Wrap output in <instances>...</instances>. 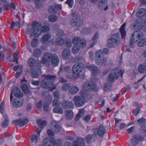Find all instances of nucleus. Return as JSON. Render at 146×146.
<instances>
[{"instance_id":"f257e3e1","label":"nucleus","mask_w":146,"mask_h":146,"mask_svg":"<svg viewBox=\"0 0 146 146\" xmlns=\"http://www.w3.org/2000/svg\"><path fill=\"white\" fill-rule=\"evenodd\" d=\"M133 28L136 31L132 34V38L130 39L129 46L130 48L134 46V43L138 41L143 36L142 32L146 31V25H143L137 20L132 24Z\"/></svg>"},{"instance_id":"f03ea898","label":"nucleus","mask_w":146,"mask_h":146,"mask_svg":"<svg viewBox=\"0 0 146 146\" xmlns=\"http://www.w3.org/2000/svg\"><path fill=\"white\" fill-rule=\"evenodd\" d=\"M82 86L84 90L82 91L83 92V93H82V94L80 96H75L73 98V101L75 105L77 107H81L84 103L85 98V96L83 95L84 94V91L83 92V91H95L96 90V85L95 83L90 84L86 82L82 84Z\"/></svg>"},{"instance_id":"7ed1b4c3","label":"nucleus","mask_w":146,"mask_h":146,"mask_svg":"<svg viewBox=\"0 0 146 146\" xmlns=\"http://www.w3.org/2000/svg\"><path fill=\"white\" fill-rule=\"evenodd\" d=\"M41 61L43 64L49 65L51 63L53 66H56L58 64L59 59L56 54H52L50 52H46L44 54Z\"/></svg>"},{"instance_id":"20e7f679","label":"nucleus","mask_w":146,"mask_h":146,"mask_svg":"<svg viewBox=\"0 0 146 146\" xmlns=\"http://www.w3.org/2000/svg\"><path fill=\"white\" fill-rule=\"evenodd\" d=\"M41 26V24H39L35 27L28 28L26 30V32L31 36L38 37L42 33H44L50 30L49 27L46 25L42 27L40 29V27Z\"/></svg>"},{"instance_id":"39448f33","label":"nucleus","mask_w":146,"mask_h":146,"mask_svg":"<svg viewBox=\"0 0 146 146\" xmlns=\"http://www.w3.org/2000/svg\"><path fill=\"white\" fill-rule=\"evenodd\" d=\"M44 77L45 78L41 81L40 86L41 87L45 89H49L53 90L56 88L54 86V81L56 78L55 76L50 75H44Z\"/></svg>"},{"instance_id":"423d86ee","label":"nucleus","mask_w":146,"mask_h":146,"mask_svg":"<svg viewBox=\"0 0 146 146\" xmlns=\"http://www.w3.org/2000/svg\"><path fill=\"white\" fill-rule=\"evenodd\" d=\"M109 50L107 48H104L103 51L101 50H99L95 52V62L96 64L98 65H105L107 63V59L106 58L102 57V56L103 53L105 54H107L109 52Z\"/></svg>"},{"instance_id":"0eeeda50","label":"nucleus","mask_w":146,"mask_h":146,"mask_svg":"<svg viewBox=\"0 0 146 146\" xmlns=\"http://www.w3.org/2000/svg\"><path fill=\"white\" fill-rule=\"evenodd\" d=\"M72 42L73 43L76 44L73 46L72 48V52L74 54H76L78 52L81 46H82L83 47L86 46V41L84 38L80 39L78 37H74Z\"/></svg>"},{"instance_id":"6e6552de","label":"nucleus","mask_w":146,"mask_h":146,"mask_svg":"<svg viewBox=\"0 0 146 146\" xmlns=\"http://www.w3.org/2000/svg\"><path fill=\"white\" fill-rule=\"evenodd\" d=\"M124 72L123 70H119L118 68H115L109 74L108 80L110 82H113L115 79H117L120 75L122 78Z\"/></svg>"},{"instance_id":"1a4fd4ad","label":"nucleus","mask_w":146,"mask_h":146,"mask_svg":"<svg viewBox=\"0 0 146 146\" xmlns=\"http://www.w3.org/2000/svg\"><path fill=\"white\" fill-rule=\"evenodd\" d=\"M71 15L74 18L71 20V25L73 26H80L83 24V21L82 19H80V16L75 12H72Z\"/></svg>"},{"instance_id":"9d476101","label":"nucleus","mask_w":146,"mask_h":146,"mask_svg":"<svg viewBox=\"0 0 146 146\" xmlns=\"http://www.w3.org/2000/svg\"><path fill=\"white\" fill-rule=\"evenodd\" d=\"M118 33L112 34L111 37L108 39L107 46L108 47H114L117 44V40L119 37Z\"/></svg>"},{"instance_id":"9b49d317","label":"nucleus","mask_w":146,"mask_h":146,"mask_svg":"<svg viewBox=\"0 0 146 146\" xmlns=\"http://www.w3.org/2000/svg\"><path fill=\"white\" fill-rule=\"evenodd\" d=\"M83 68V64L81 63H75L73 66L72 69V73L75 76H73V79H76L77 78L78 76L77 75L79 74L82 70Z\"/></svg>"},{"instance_id":"f8f14e48","label":"nucleus","mask_w":146,"mask_h":146,"mask_svg":"<svg viewBox=\"0 0 146 146\" xmlns=\"http://www.w3.org/2000/svg\"><path fill=\"white\" fill-rule=\"evenodd\" d=\"M146 10L144 8H140L137 12L136 16L140 18V21L143 23H146Z\"/></svg>"},{"instance_id":"ddd939ff","label":"nucleus","mask_w":146,"mask_h":146,"mask_svg":"<svg viewBox=\"0 0 146 146\" xmlns=\"http://www.w3.org/2000/svg\"><path fill=\"white\" fill-rule=\"evenodd\" d=\"M92 131L96 136L98 135L101 137H102L106 133L105 128L102 125H100L98 128L93 129Z\"/></svg>"},{"instance_id":"4468645a","label":"nucleus","mask_w":146,"mask_h":146,"mask_svg":"<svg viewBox=\"0 0 146 146\" xmlns=\"http://www.w3.org/2000/svg\"><path fill=\"white\" fill-rule=\"evenodd\" d=\"M132 137L133 139H130L131 143L132 146L137 145L138 143V141H144V137L141 135L137 136V135H134Z\"/></svg>"},{"instance_id":"2eb2a0df","label":"nucleus","mask_w":146,"mask_h":146,"mask_svg":"<svg viewBox=\"0 0 146 146\" xmlns=\"http://www.w3.org/2000/svg\"><path fill=\"white\" fill-rule=\"evenodd\" d=\"M27 63L30 69L37 68L36 66L37 65L39 67H41L40 62H37L34 58H29Z\"/></svg>"},{"instance_id":"dca6fc26","label":"nucleus","mask_w":146,"mask_h":146,"mask_svg":"<svg viewBox=\"0 0 146 146\" xmlns=\"http://www.w3.org/2000/svg\"><path fill=\"white\" fill-rule=\"evenodd\" d=\"M46 100L45 103L44 104L43 108L44 110L46 113H48L49 112V108L48 106L52 102V96L48 95L46 96L45 98Z\"/></svg>"},{"instance_id":"f3484780","label":"nucleus","mask_w":146,"mask_h":146,"mask_svg":"<svg viewBox=\"0 0 146 146\" xmlns=\"http://www.w3.org/2000/svg\"><path fill=\"white\" fill-rule=\"evenodd\" d=\"M55 144L54 139L50 137L45 138L43 141V145L44 146H54Z\"/></svg>"},{"instance_id":"a211bd4d","label":"nucleus","mask_w":146,"mask_h":146,"mask_svg":"<svg viewBox=\"0 0 146 146\" xmlns=\"http://www.w3.org/2000/svg\"><path fill=\"white\" fill-rule=\"evenodd\" d=\"M41 69V67H39L37 65V68L30 69L31 77L33 78H37L39 74L42 73Z\"/></svg>"},{"instance_id":"6ab92c4d","label":"nucleus","mask_w":146,"mask_h":146,"mask_svg":"<svg viewBox=\"0 0 146 146\" xmlns=\"http://www.w3.org/2000/svg\"><path fill=\"white\" fill-rule=\"evenodd\" d=\"M137 122L140 126V129L142 132L144 133L146 131V127L145 125L146 124V119L143 117H142L138 119Z\"/></svg>"},{"instance_id":"aec40b11","label":"nucleus","mask_w":146,"mask_h":146,"mask_svg":"<svg viewBox=\"0 0 146 146\" xmlns=\"http://www.w3.org/2000/svg\"><path fill=\"white\" fill-rule=\"evenodd\" d=\"M29 121L28 119L27 118L24 120H23L22 119H19L13 120L12 122V123L15 125H18L20 127H23L27 124Z\"/></svg>"},{"instance_id":"412c9836","label":"nucleus","mask_w":146,"mask_h":146,"mask_svg":"<svg viewBox=\"0 0 146 146\" xmlns=\"http://www.w3.org/2000/svg\"><path fill=\"white\" fill-rule=\"evenodd\" d=\"M62 5L61 4H55L54 5L50 6L49 8V12L51 14H55L57 10H60L62 9Z\"/></svg>"},{"instance_id":"4be33fe9","label":"nucleus","mask_w":146,"mask_h":146,"mask_svg":"<svg viewBox=\"0 0 146 146\" xmlns=\"http://www.w3.org/2000/svg\"><path fill=\"white\" fill-rule=\"evenodd\" d=\"M24 102V100L22 98H17L14 99L13 105L16 107H19L22 106Z\"/></svg>"},{"instance_id":"5701e85b","label":"nucleus","mask_w":146,"mask_h":146,"mask_svg":"<svg viewBox=\"0 0 146 146\" xmlns=\"http://www.w3.org/2000/svg\"><path fill=\"white\" fill-rule=\"evenodd\" d=\"M51 37L50 34L47 33L45 34L42 37L41 40L43 44L46 45L50 43V39Z\"/></svg>"},{"instance_id":"b1692460","label":"nucleus","mask_w":146,"mask_h":146,"mask_svg":"<svg viewBox=\"0 0 146 146\" xmlns=\"http://www.w3.org/2000/svg\"><path fill=\"white\" fill-rule=\"evenodd\" d=\"M62 106L64 109H70L73 108L74 105L72 101L64 100L62 102Z\"/></svg>"},{"instance_id":"393cba45","label":"nucleus","mask_w":146,"mask_h":146,"mask_svg":"<svg viewBox=\"0 0 146 146\" xmlns=\"http://www.w3.org/2000/svg\"><path fill=\"white\" fill-rule=\"evenodd\" d=\"M87 67L91 70L92 75L93 77L97 76L98 73V70L96 66L91 65L88 66Z\"/></svg>"},{"instance_id":"a878e982","label":"nucleus","mask_w":146,"mask_h":146,"mask_svg":"<svg viewBox=\"0 0 146 146\" xmlns=\"http://www.w3.org/2000/svg\"><path fill=\"white\" fill-rule=\"evenodd\" d=\"M70 51L67 49H64L62 53V58L66 60L68 59L70 56Z\"/></svg>"},{"instance_id":"bb28decb","label":"nucleus","mask_w":146,"mask_h":146,"mask_svg":"<svg viewBox=\"0 0 146 146\" xmlns=\"http://www.w3.org/2000/svg\"><path fill=\"white\" fill-rule=\"evenodd\" d=\"M85 145L84 140L83 138L78 137L77 141L74 142L73 146H84Z\"/></svg>"},{"instance_id":"cd10ccee","label":"nucleus","mask_w":146,"mask_h":146,"mask_svg":"<svg viewBox=\"0 0 146 146\" xmlns=\"http://www.w3.org/2000/svg\"><path fill=\"white\" fill-rule=\"evenodd\" d=\"M125 26L126 23H125L121 25L119 31L122 38H124L126 35V32L125 30Z\"/></svg>"},{"instance_id":"c85d7f7f","label":"nucleus","mask_w":146,"mask_h":146,"mask_svg":"<svg viewBox=\"0 0 146 146\" xmlns=\"http://www.w3.org/2000/svg\"><path fill=\"white\" fill-rule=\"evenodd\" d=\"M96 137V136L94 133L92 135L89 134L87 135L85 138L86 142L87 143H91L94 140V138Z\"/></svg>"},{"instance_id":"c756f323","label":"nucleus","mask_w":146,"mask_h":146,"mask_svg":"<svg viewBox=\"0 0 146 146\" xmlns=\"http://www.w3.org/2000/svg\"><path fill=\"white\" fill-rule=\"evenodd\" d=\"M66 118L68 120L71 119L73 117V114L71 110H68L65 111Z\"/></svg>"},{"instance_id":"7c9ffc66","label":"nucleus","mask_w":146,"mask_h":146,"mask_svg":"<svg viewBox=\"0 0 146 146\" xmlns=\"http://www.w3.org/2000/svg\"><path fill=\"white\" fill-rule=\"evenodd\" d=\"M21 88L24 93L29 94L30 92L29 89L27 85L25 83H23L21 86Z\"/></svg>"},{"instance_id":"2f4dec72","label":"nucleus","mask_w":146,"mask_h":146,"mask_svg":"<svg viewBox=\"0 0 146 146\" xmlns=\"http://www.w3.org/2000/svg\"><path fill=\"white\" fill-rule=\"evenodd\" d=\"M12 92L14 96L17 97H19L21 96V94L19 93L20 90L17 87H15L13 89Z\"/></svg>"},{"instance_id":"473e14b6","label":"nucleus","mask_w":146,"mask_h":146,"mask_svg":"<svg viewBox=\"0 0 146 146\" xmlns=\"http://www.w3.org/2000/svg\"><path fill=\"white\" fill-rule=\"evenodd\" d=\"M146 66L143 64H140L138 68V72L141 73H144L146 72V62L145 63Z\"/></svg>"},{"instance_id":"72a5a7b5","label":"nucleus","mask_w":146,"mask_h":146,"mask_svg":"<svg viewBox=\"0 0 146 146\" xmlns=\"http://www.w3.org/2000/svg\"><path fill=\"white\" fill-rule=\"evenodd\" d=\"M99 38V34L97 32H96L94 36L92 38V40L93 41L92 44L90 46V48L93 47L95 44H96L97 42V39Z\"/></svg>"},{"instance_id":"f704fd0d","label":"nucleus","mask_w":146,"mask_h":146,"mask_svg":"<svg viewBox=\"0 0 146 146\" xmlns=\"http://www.w3.org/2000/svg\"><path fill=\"white\" fill-rule=\"evenodd\" d=\"M36 123L38 126H41L43 127L46 126L47 124V122L46 121L44 120L42 121L40 119H37L36 121Z\"/></svg>"},{"instance_id":"c9c22d12","label":"nucleus","mask_w":146,"mask_h":146,"mask_svg":"<svg viewBox=\"0 0 146 146\" xmlns=\"http://www.w3.org/2000/svg\"><path fill=\"white\" fill-rule=\"evenodd\" d=\"M79 89L76 86H73L71 87L69 92L73 94H75L77 93L79 91Z\"/></svg>"},{"instance_id":"e433bc0d","label":"nucleus","mask_w":146,"mask_h":146,"mask_svg":"<svg viewBox=\"0 0 146 146\" xmlns=\"http://www.w3.org/2000/svg\"><path fill=\"white\" fill-rule=\"evenodd\" d=\"M39 137L35 134H33L32 135L31 140L32 142L34 143H37L38 141Z\"/></svg>"},{"instance_id":"4c0bfd02","label":"nucleus","mask_w":146,"mask_h":146,"mask_svg":"<svg viewBox=\"0 0 146 146\" xmlns=\"http://www.w3.org/2000/svg\"><path fill=\"white\" fill-rule=\"evenodd\" d=\"M39 43L38 39L36 38H33L32 40L31 45L33 47H36L38 46Z\"/></svg>"},{"instance_id":"58836bf2","label":"nucleus","mask_w":146,"mask_h":146,"mask_svg":"<svg viewBox=\"0 0 146 146\" xmlns=\"http://www.w3.org/2000/svg\"><path fill=\"white\" fill-rule=\"evenodd\" d=\"M53 112L54 113L62 114L63 113V110L61 107L56 106L54 108Z\"/></svg>"},{"instance_id":"ea45409f","label":"nucleus","mask_w":146,"mask_h":146,"mask_svg":"<svg viewBox=\"0 0 146 146\" xmlns=\"http://www.w3.org/2000/svg\"><path fill=\"white\" fill-rule=\"evenodd\" d=\"M41 54V51L39 48H36L34 50L33 55L35 57H38L40 56Z\"/></svg>"},{"instance_id":"a19ab883","label":"nucleus","mask_w":146,"mask_h":146,"mask_svg":"<svg viewBox=\"0 0 146 146\" xmlns=\"http://www.w3.org/2000/svg\"><path fill=\"white\" fill-rule=\"evenodd\" d=\"M4 117H6L7 118L4 120L2 123V127L4 128L7 127L9 124V119L7 116L6 115H4Z\"/></svg>"},{"instance_id":"79ce46f5","label":"nucleus","mask_w":146,"mask_h":146,"mask_svg":"<svg viewBox=\"0 0 146 146\" xmlns=\"http://www.w3.org/2000/svg\"><path fill=\"white\" fill-rule=\"evenodd\" d=\"M7 0H1V1L3 3H5L3 5L4 11H7L9 9V3L7 1Z\"/></svg>"},{"instance_id":"37998d69","label":"nucleus","mask_w":146,"mask_h":146,"mask_svg":"<svg viewBox=\"0 0 146 146\" xmlns=\"http://www.w3.org/2000/svg\"><path fill=\"white\" fill-rule=\"evenodd\" d=\"M58 19L57 17L55 15H50L48 17L49 21L53 22L55 21Z\"/></svg>"},{"instance_id":"c03bdc74","label":"nucleus","mask_w":146,"mask_h":146,"mask_svg":"<svg viewBox=\"0 0 146 146\" xmlns=\"http://www.w3.org/2000/svg\"><path fill=\"white\" fill-rule=\"evenodd\" d=\"M64 42V40L61 38H58L56 40V44L58 45H62Z\"/></svg>"},{"instance_id":"a18cd8bd","label":"nucleus","mask_w":146,"mask_h":146,"mask_svg":"<svg viewBox=\"0 0 146 146\" xmlns=\"http://www.w3.org/2000/svg\"><path fill=\"white\" fill-rule=\"evenodd\" d=\"M146 44V38H143L141 39L138 43V45L139 47L144 46Z\"/></svg>"},{"instance_id":"49530a36","label":"nucleus","mask_w":146,"mask_h":146,"mask_svg":"<svg viewBox=\"0 0 146 146\" xmlns=\"http://www.w3.org/2000/svg\"><path fill=\"white\" fill-rule=\"evenodd\" d=\"M71 88L70 85L68 83H66L64 84L62 87V89L64 91L70 90Z\"/></svg>"},{"instance_id":"de8ad7c7","label":"nucleus","mask_w":146,"mask_h":146,"mask_svg":"<svg viewBox=\"0 0 146 146\" xmlns=\"http://www.w3.org/2000/svg\"><path fill=\"white\" fill-rule=\"evenodd\" d=\"M60 128L58 123H55L53 128V130L55 132H59L60 131Z\"/></svg>"},{"instance_id":"09e8293b","label":"nucleus","mask_w":146,"mask_h":146,"mask_svg":"<svg viewBox=\"0 0 146 146\" xmlns=\"http://www.w3.org/2000/svg\"><path fill=\"white\" fill-rule=\"evenodd\" d=\"M90 28H85L82 29V31L83 33L85 35H87L91 31Z\"/></svg>"},{"instance_id":"8fccbe9b","label":"nucleus","mask_w":146,"mask_h":146,"mask_svg":"<svg viewBox=\"0 0 146 146\" xmlns=\"http://www.w3.org/2000/svg\"><path fill=\"white\" fill-rule=\"evenodd\" d=\"M65 3L68 4L70 8H72L74 5V0H67Z\"/></svg>"},{"instance_id":"3c124183","label":"nucleus","mask_w":146,"mask_h":146,"mask_svg":"<svg viewBox=\"0 0 146 146\" xmlns=\"http://www.w3.org/2000/svg\"><path fill=\"white\" fill-rule=\"evenodd\" d=\"M4 102H2L0 104V113L2 114H3L4 113Z\"/></svg>"},{"instance_id":"603ef678","label":"nucleus","mask_w":146,"mask_h":146,"mask_svg":"<svg viewBox=\"0 0 146 146\" xmlns=\"http://www.w3.org/2000/svg\"><path fill=\"white\" fill-rule=\"evenodd\" d=\"M107 3V0H101L100 1L98 5L100 7H103Z\"/></svg>"},{"instance_id":"864d4df0","label":"nucleus","mask_w":146,"mask_h":146,"mask_svg":"<svg viewBox=\"0 0 146 146\" xmlns=\"http://www.w3.org/2000/svg\"><path fill=\"white\" fill-rule=\"evenodd\" d=\"M53 95L54 98H58L60 96V94L57 90H55L53 92Z\"/></svg>"},{"instance_id":"5fc2aeb1","label":"nucleus","mask_w":146,"mask_h":146,"mask_svg":"<svg viewBox=\"0 0 146 146\" xmlns=\"http://www.w3.org/2000/svg\"><path fill=\"white\" fill-rule=\"evenodd\" d=\"M72 45V42L71 40H67L65 45L67 48H70V47Z\"/></svg>"},{"instance_id":"6e6d98bb","label":"nucleus","mask_w":146,"mask_h":146,"mask_svg":"<svg viewBox=\"0 0 146 146\" xmlns=\"http://www.w3.org/2000/svg\"><path fill=\"white\" fill-rule=\"evenodd\" d=\"M91 119V116L90 115H88L84 117V120L86 122H89Z\"/></svg>"},{"instance_id":"4d7b16f0","label":"nucleus","mask_w":146,"mask_h":146,"mask_svg":"<svg viewBox=\"0 0 146 146\" xmlns=\"http://www.w3.org/2000/svg\"><path fill=\"white\" fill-rule=\"evenodd\" d=\"M140 108L139 106L137 107L133 112V115L136 116L139 113L140 110Z\"/></svg>"},{"instance_id":"13d9d810","label":"nucleus","mask_w":146,"mask_h":146,"mask_svg":"<svg viewBox=\"0 0 146 146\" xmlns=\"http://www.w3.org/2000/svg\"><path fill=\"white\" fill-rule=\"evenodd\" d=\"M59 100L56 99H54L52 102V105L54 106H57L59 105L58 103Z\"/></svg>"},{"instance_id":"bf43d9fd","label":"nucleus","mask_w":146,"mask_h":146,"mask_svg":"<svg viewBox=\"0 0 146 146\" xmlns=\"http://www.w3.org/2000/svg\"><path fill=\"white\" fill-rule=\"evenodd\" d=\"M40 81L39 80H32L31 84L34 86H38L40 84Z\"/></svg>"},{"instance_id":"052dcab7","label":"nucleus","mask_w":146,"mask_h":146,"mask_svg":"<svg viewBox=\"0 0 146 146\" xmlns=\"http://www.w3.org/2000/svg\"><path fill=\"white\" fill-rule=\"evenodd\" d=\"M47 133L48 135L51 137H53L54 135V132L50 129L47 130Z\"/></svg>"},{"instance_id":"680f3d73","label":"nucleus","mask_w":146,"mask_h":146,"mask_svg":"<svg viewBox=\"0 0 146 146\" xmlns=\"http://www.w3.org/2000/svg\"><path fill=\"white\" fill-rule=\"evenodd\" d=\"M134 129V126H132L127 129V131L128 133H131L133 131Z\"/></svg>"},{"instance_id":"e2e57ef3","label":"nucleus","mask_w":146,"mask_h":146,"mask_svg":"<svg viewBox=\"0 0 146 146\" xmlns=\"http://www.w3.org/2000/svg\"><path fill=\"white\" fill-rule=\"evenodd\" d=\"M39 23V22L37 21H33L31 25L32 27H34Z\"/></svg>"},{"instance_id":"0e129e2a","label":"nucleus","mask_w":146,"mask_h":146,"mask_svg":"<svg viewBox=\"0 0 146 146\" xmlns=\"http://www.w3.org/2000/svg\"><path fill=\"white\" fill-rule=\"evenodd\" d=\"M59 80L60 82L62 83H65L67 81L66 80L64 79L62 77H60Z\"/></svg>"},{"instance_id":"69168bd1","label":"nucleus","mask_w":146,"mask_h":146,"mask_svg":"<svg viewBox=\"0 0 146 146\" xmlns=\"http://www.w3.org/2000/svg\"><path fill=\"white\" fill-rule=\"evenodd\" d=\"M64 71L67 73H70L71 72L70 68L69 67H66L64 68Z\"/></svg>"},{"instance_id":"338daca9","label":"nucleus","mask_w":146,"mask_h":146,"mask_svg":"<svg viewBox=\"0 0 146 146\" xmlns=\"http://www.w3.org/2000/svg\"><path fill=\"white\" fill-rule=\"evenodd\" d=\"M32 106L31 104H28L26 108V110L27 111H30L31 109Z\"/></svg>"},{"instance_id":"774afa93","label":"nucleus","mask_w":146,"mask_h":146,"mask_svg":"<svg viewBox=\"0 0 146 146\" xmlns=\"http://www.w3.org/2000/svg\"><path fill=\"white\" fill-rule=\"evenodd\" d=\"M42 102L41 101H39L36 104V106L37 108H40L42 107Z\"/></svg>"}]
</instances>
